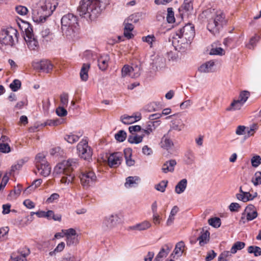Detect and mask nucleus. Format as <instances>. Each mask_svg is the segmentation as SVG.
Instances as JSON below:
<instances>
[{
	"label": "nucleus",
	"mask_w": 261,
	"mask_h": 261,
	"mask_svg": "<svg viewBox=\"0 0 261 261\" xmlns=\"http://www.w3.org/2000/svg\"><path fill=\"white\" fill-rule=\"evenodd\" d=\"M151 226V223L148 221H144L141 223H137L134 225L130 226L128 227V230H138L143 231L145 230Z\"/></svg>",
	"instance_id": "6ab92c4d"
},
{
	"label": "nucleus",
	"mask_w": 261,
	"mask_h": 261,
	"mask_svg": "<svg viewBox=\"0 0 261 261\" xmlns=\"http://www.w3.org/2000/svg\"><path fill=\"white\" fill-rule=\"evenodd\" d=\"M35 67L38 68L46 73H49L53 68V65L48 60H42L37 63V66Z\"/></svg>",
	"instance_id": "a211bd4d"
},
{
	"label": "nucleus",
	"mask_w": 261,
	"mask_h": 261,
	"mask_svg": "<svg viewBox=\"0 0 261 261\" xmlns=\"http://www.w3.org/2000/svg\"><path fill=\"white\" fill-rule=\"evenodd\" d=\"M102 9L100 0H82L78 11L81 16L93 21L100 15Z\"/></svg>",
	"instance_id": "f03ea898"
},
{
	"label": "nucleus",
	"mask_w": 261,
	"mask_h": 261,
	"mask_svg": "<svg viewBox=\"0 0 261 261\" xmlns=\"http://www.w3.org/2000/svg\"><path fill=\"white\" fill-rule=\"evenodd\" d=\"M159 108V105L155 102H150L145 107V110L149 112L156 111Z\"/></svg>",
	"instance_id": "864d4df0"
},
{
	"label": "nucleus",
	"mask_w": 261,
	"mask_h": 261,
	"mask_svg": "<svg viewBox=\"0 0 261 261\" xmlns=\"http://www.w3.org/2000/svg\"><path fill=\"white\" fill-rule=\"evenodd\" d=\"M2 172L0 171V191L3 189L8 183L9 177L6 173L2 177Z\"/></svg>",
	"instance_id": "37998d69"
},
{
	"label": "nucleus",
	"mask_w": 261,
	"mask_h": 261,
	"mask_svg": "<svg viewBox=\"0 0 261 261\" xmlns=\"http://www.w3.org/2000/svg\"><path fill=\"white\" fill-rule=\"evenodd\" d=\"M123 160V154L120 152H116L111 153L108 157V165L111 168L118 167Z\"/></svg>",
	"instance_id": "ddd939ff"
},
{
	"label": "nucleus",
	"mask_w": 261,
	"mask_h": 261,
	"mask_svg": "<svg viewBox=\"0 0 261 261\" xmlns=\"http://www.w3.org/2000/svg\"><path fill=\"white\" fill-rule=\"evenodd\" d=\"M124 154L126 164L128 166H132L135 164V161L132 159V151L130 149L127 148L124 150Z\"/></svg>",
	"instance_id": "473e14b6"
},
{
	"label": "nucleus",
	"mask_w": 261,
	"mask_h": 261,
	"mask_svg": "<svg viewBox=\"0 0 261 261\" xmlns=\"http://www.w3.org/2000/svg\"><path fill=\"white\" fill-rule=\"evenodd\" d=\"M61 21L63 35L68 39L74 37L79 30L77 17L73 14L68 13L62 17Z\"/></svg>",
	"instance_id": "39448f33"
},
{
	"label": "nucleus",
	"mask_w": 261,
	"mask_h": 261,
	"mask_svg": "<svg viewBox=\"0 0 261 261\" xmlns=\"http://www.w3.org/2000/svg\"><path fill=\"white\" fill-rule=\"evenodd\" d=\"M137 69H138L137 67H136L135 69L132 67L129 66V65H125L123 66L121 70L122 76H126L127 75H128L132 77H137L140 75V73L139 72L133 74V72Z\"/></svg>",
	"instance_id": "aec40b11"
},
{
	"label": "nucleus",
	"mask_w": 261,
	"mask_h": 261,
	"mask_svg": "<svg viewBox=\"0 0 261 261\" xmlns=\"http://www.w3.org/2000/svg\"><path fill=\"white\" fill-rule=\"evenodd\" d=\"M90 65L88 63H84L81 68L80 75L82 81L86 82L88 79V71Z\"/></svg>",
	"instance_id": "cd10ccee"
},
{
	"label": "nucleus",
	"mask_w": 261,
	"mask_h": 261,
	"mask_svg": "<svg viewBox=\"0 0 261 261\" xmlns=\"http://www.w3.org/2000/svg\"><path fill=\"white\" fill-rule=\"evenodd\" d=\"M160 145L161 148L168 150L173 146V142L168 135H165L162 138Z\"/></svg>",
	"instance_id": "412c9836"
},
{
	"label": "nucleus",
	"mask_w": 261,
	"mask_h": 261,
	"mask_svg": "<svg viewBox=\"0 0 261 261\" xmlns=\"http://www.w3.org/2000/svg\"><path fill=\"white\" fill-rule=\"evenodd\" d=\"M115 138L116 140L120 142H123L126 138V133L124 130H119L117 134H115Z\"/></svg>",
	"instance_id": "3c124183"
},
{
	"label": "nucleus",
	"mask_w": 261,
	"mask_h": 261,
	"mask_svg": "<svg viewBox=\"0 0 261 261\" xmlns=\"http://www.w3.org/2000/svg\"><path fill=\"white\" fill-rule=\"evenodd\" d=\"M42 182V180L41 179H36L34 181L33 184L31 186L25 190L24 192H28L29 190L37 188L41 184Z\"/></svg>",
	"instance_id": "69168bd1"
},
{
	"label": "nucleus",
	"mask_w": 261,
	"mask_h": 261,
	"mask_svg": "<svg viewBox=\"0 0 261 261\" xmlns=\"http://www.w3.org/2000/svg\"><path fill=\"white\" fill-rule=\"evenodd\" d=\"M37 171H35L36 173H39L40 175L46 177L48 176L50 173L51 167L48 163L42 164L36 166Z\"/></svg>",
	"instance_id": "f3484780"
},
{
	"label": "nucleus",
	"mask_w": 261,
	"mask_h": 261,
	"mask_svg": "<svg viewBox=\"0 0 261 261\" xmlns=\"http://www.w3.org/2000/svg\"><path fill=\"white\" fill-rule=\"evenodd\" d=\"M157 122V121L149 122L146 128L142 129V132L149 135L155 129L154 123Z\"/></svg>",
	"instance_id": "a18cd8bd"
},
{
	"label": "nucleus",
	"mask_w": 261,
	"mask_h": 261,
	"mask_svg": "<svg viewBox=\"0 0 261 261\" xmlns=\"http://www.w3.org/2000/svg\"><path fill=\"white\" fill-rule=\"evenodd\" d=\"M176 165V162L175 160H169L163 164L162 170L165 173H167L169 172H172L174 171V167Z\"/></svg>",
	"instance_id": "393cba45"
},
{
	"label": "nucleus",
	"mask_w": 261,
	"mask_h": 261,
	"mask_svg": "<svg viewBox=\"0 0 261 261\" xmlns=\"http://www.w3.org/2000/svg\"><path fill=\"white\" fill-rule=\"evenodd\" d=\"M245 246V243L240 241L237 242L231 248V253L232 254L236 253L238 250H240L244 248Z\"/></svg>",
	"instance_id": "58836bf2"
},
{
	"label": "nucleus",
	"mask_w": 261,
	"mask_h": 261,
	"mask_svg": "<svg viewBox=\"0 0 261 261\" xmlns=\"http://www.w3.org/2000/svg\"><path fill=\"white\" fill-rule=\"evenodd\" d=\"M249 95L250 93L249 92L244 91L240 93L238 100H239L244 105L247 100Z\"/></svg>",
	"instance_id": "6e6d98bb"
},
{
	"label": "nucleus",
	"mask_w": 261,
	"mask_h": 261,
	"mask_svg": "<svg viewBox=\"0 0 261 261\" xmlns=\"http://www.w3.org/2000/svg\"><path fill=\"white\" fill-rule=\"evenodd\" d=\"M168 184L167 180H162L159 184L155 186V189L160 192H164Z\"/></svg>",
	"instance_id": "5fc2aeb1"
},
{
	"label": "nucleus",
	"mask_w": 261,
	"mask_h": 261,
	"mask_svg": "<svg viewBox=\"0 0 261 261\" xmlns=\"http://www.w3.org/2000/svg\"><path fill=\"white\" fill-rule=\"evenodd\" d=\"M45 218L48 220L53 219L55 221H60L61 215L60 214L55 215L53 211L49 210L46 212Z\"/></svg>",
	"instance_id": "4c0bfd02"
},
{
	"label": "nucleus",
	"mask_w": 261,
	"mask_h": 261,
	"mask_svg": "<svg viewBox=\"0 0 261 261\" xmlns=\"http://www.w3.org/2000/svg\"><path fill=\"white\" fill-rule=\"evenodd\" d=\"M21 86V82L19 80H14L10 85V87L13 91H17Z\"/></svg>",
	"instance_id": "052dcab7"
},
{
	"label": "nucleus",
	"mask_w": 261,
	"mask_h": 261,
	"mask_svg": "<svg viewBox=\"0 0 261 261\" xmlns=\"http://www.w3.org/2000/svg\"><path fill=\"white\" fill-rule=\"evenodd\" d=\"M77 154L79 156L85 160L89 161L92 158V149L88 145V141L87 139H83L76 146Z\"/></svg>",
	"instance_id": "6e6552de"
},
{
	"label": "nucleus",
	"mask_w": 261,
	"mask_h": 261,
	"mask_svg": "<svg viewBox=\"0 0 261 261\" xmlns=\"http://www.w3.org/2000/svg\"><path fill=\"white\" fill-rule=\"evenodd\" d=\"M77 166V160L71 159L63 161L58 164L54 168V173L57 174H63L61 182L68 185L73 181L75 177L73 169Z\"/></svg>",
	"instance_id": "7ed1b4c3"
},
{
	"label": "nucleus",
	"mask_w": 261,
	"mask_h": 261,
	"mask_svg": "<svg viewBox=\"0 0 261 261\" xmlns=\"http://www.w3.org/2000/svg\"><path fill=\"white\" fill-rule=\"evenodd\" d=\"M30 253L29 248L23 247L20 248L17 252L12 254L10 261H27L26 256L29 255Z\"/></svg>",
	"instance_id": "f8f14e48"
},
{
	"label": "nucleus",
	"mask_w": 261,
	"mask_h": 261,
	"mask_svg": "<svg viewBox=\"0 0 261 261\" xmlns=\"http://www.w3.org/2000/svg\"><path fill=\"white\" fill-rule=\"evenodd\" d=\"M109 61L110 57L109 55H103L101 56L97 60L99 68L102 71L107 69L109 65Z\"/></svg>",
	"instance_id": "5701e85b"
},
{
	"label": "nucleus",
	"mask_w": 261,
	"mask_h": 261,
	"mask_svg": "<svg viewBox=\"0 0 261 261\" xmlns=\"http://www.w3.org/2000/svg\"><path fill=\"white\" fill-rule=\"evenodd\" d=\"M144 135L132 134L128 138V142L132 144H138L142 141Z\"/></svg>",
	"instance_id": "c9c22d12"
},
{
	"label": "nucleus",
	"mask_w": 261,
	"mask_h": 261,
	"mask_svg": "<svg viewBox=\"0 0 261 261\" xmlns=\"http://www.w3.org/2000/svg\"><path fill=\"white\" fill-rule=\"evenodd\" d=\"M251 161L252 166L257 167L261 164V158L259 155L254 156L251 159Z\"/></svg>",
	"instance_id": "774afa93"
},
{
	"label": "nucleus",
	"mask_w": 261,
	"mask_h": 261,
	"mask_svg": "<svg viewBox=\"0 0 261 261\" xmlns=\"http://www.w3.org/2000/svg\"><path fill=\"white\" fill-rule=\"evenodd\" d=\"M254 185L257 186L261 184V172L257 171L255 172L254 177L252 179Z\"/></svg>",
	"instance_id": "13d9d810"
},
{
	"label": "nucleus",
	"mask_w": 261,
	"mask_h": 261,
	"mask_svg": "<svg viewBox=\"0 0 261 261\" xmlns=\"http://www.w3.org/2000/svg\"><path fill=\"white\" fill-rule=\"evenodd\" d=\"M176 35L181 39V43L188 44L193 39L195 36L194 27L189 23L177 30Z\"/></svg>",
	"instance_id": "0eeeda50"
},
{
	"label": "nucleus",
	"mask_w": 261,
	"mask_h": 261,
	"mask_svg": "<svg viewBox=\"0 0 261 261\" xmlns=\"http://www.w3.org/2000/svg\"><path fill=\"white\" fill-rule=\"evenodd\" d=\"M156 38L153 35H149L147 36H143L142 37V41L148 43L150 48L152 47L153 42H154Z\"/></svg>",
	"instance_id": "49530a36"
},
{
	"label": "nucleus",
	"mask_w": 261,
	"mask_h": 261,
	"mask_svg": "<svg viewBox=\"0 0 261 261\" xmlns=\"http://www.w3.org/2000/svg\"><path fill=\"white\" fill-rule=\"evenodd\" d=\"M122 123L125 124H130L135 122V120L132 116L124 115L121 117Z\"/></svg>",
	"instance_id": "8fccbe9b"
},
{
	"label": "nucleus",
	"mask_w": 261,
	"mask_h": 261,
	"mask_svg": "<svg viewBox=\"0 0 261 261\" xmlns=\"http://www.w3.org/2000/svg\"><path fill=\"white\" fill-rule=\"evenodd\" d=\"M58 5L57 0H40L33 5L32 18L37 23L44 22Z\"/></svg>",
	"instance_id": "f257e3e1"
},
{
	"label": "nucleus",
	"mask_w": 261,
	"mask_h": 261,
	"mask_svg": "<svg viewBox=\"0 0 261 261\" xmlns=\"http://www.w3.org/2000/svg\"><path fill=\"white\" fill-rule=\"evenodd\" d=\"M187 186V180L184 178L180 180L175 187V192L178 194L182 193Z\"/></svg>",
	"instance_id": "c85d7f7f"
},
{
	"label": "nucleus",
	"mask_w": 261,
	"mask_h": 261,
	"mask_svg": "<svg viewBox=\"0 0 261 261\" xmlns=\"http://www.w3.org/2000/svg\"><path fill=\"white\" fill-rule=\"evenodd\" d=\"M244 105L239 100L234 99L231 103L230 106L226 108L227 111H234L239 110L241 109Z\"/></svg>",
	"instance_id": "72a5a7b5"
},
{
	"label": "nucleus",
	"mask_w": 261,
	"mask_h": 261,
	"mask_svg": "<svg viewBox=\"0 0 261 261\" xmlns=\"http://www.w3.org/2000/svg\"><path fill=\"white\" fill-rule=\"evenodd\" d=\"M208 222L210 225L215 228H218L221 225V220L218 217L210 218Z\"/></svg>",
	"instance_id": "09e8293b"
},
{
	"label": "nucleus",
	"mask_w": 261,
	"mask_h": 261,
	"mask_svg": "<svg viewBox=\"0 0 261 261\" xmlns=\"http://www.w3.org/2000/svg\"><path fill=\"white\" fill-rule=\"evenodd\" d=\"M16 12L20 15H25L28 13V9L23 6H18L15 7Z\"/></svg>",
	"instance_id": "680f3d73"
},
{
	"label": "nucleus",
	"mask_w": 261,
	"mask_h": 261,
	"mask_svg": "<svg viewBox=\"0 0 261 261\" xmlns=\"http://www.w3.org/2000/svg\"><path fill=\"white\" fill-rule=\"evenodd\" d=\"M66 242L68 246L76 245L79 243L78 236L66 237Z\"/></svg>",
	"instance_id": "ea45409f"
},
{
	"label": "nucleus",
	"mask_w": 261,
	"mask_h": 261,
	"mask_svg": "<svg viewBox=\"0 0 261 261\" xmlns=\"http://www.w3.org/2000/svg\"><path fill=\"white\" fill-rule=\"evenodd\" d=\"M60 101L63 107H67L68 103V94L63 93L60 96Z\"/></svg>",
	"instance_id": "0e129e2a"
},
{
	"label": "nucleus",
	"mask_w": 261,
	"mask_h": 261,
	"mask_svg": "<svg viewBox=\"0 0 261 261\" xmlns=\"http://www.w3.org/2000/svg\"><path fill=\"white\" fill-rule=\"evenodd\" d=\"M65 247V243L63 242H60L53 251L48 253V255L50 257L56 258L57 255L64 249Z\"/></svg>",
	"instance_id": "c756f323"
},
{
	"label": "nucleus",
	"mask_w": 261,
	"mask_h": 261,
	"mask_svg": "<svg viewBox=\"0 0 261 261\" xmlns=\"http://www.w3.org/2000/svg\"><path fill=\"white\" fill-rule=\"evenodd\" d=\"M210 54L211 55L222 56L225 54V51L221 47L212 48L210 50Z\"/></svg>",
	"instance_id": "4d7b16f0"
},
{
	"label": "nucleus",
	"mask_w": 261,
	"mask_h": 261,
	"mask_svg": "<svg viewBox=\"0 0 261 261\" xmlns=\"http://www.w3.org/2000/svg\"><path fill=\"white\" fill-rule=\"evenodd\" d=\"M25 162L26 161L24 160H21L18 161L16 164L12 166L9 174H11L12 172H15L16 170H19Z\"/></svg>",
	"instance_id": "603ef678"
},
{
	"label": "nucleus",
	"mask_w": 261,
	"mask_h": 261,
	"mask_svg": "<svg viewBox=\"0 0 261 261\" xmlns=\"http://www.w3.org/2000/svg\"><path fill=\"white\" fill-rule=\"evenodd\" d=\"M185 162L187 164H192L194 161V154L191 150H188L185 153Z\"/></svg>",
	"instance_id": "de8ad7c7"
},
{
	"label": "nucleus",
	"mask_w": 261,
	"mask_h": 261,
	"mask_svg": "<svg viewBox=\"0 0 261 261\" xmlns=\"http://www.w3.org/2000/svg\"><path fill=\"white\" fill-rule=\"evenodd\" d=\"M244 214L246 216V220L247 221H250L257 217V212L255 207L252 204H249L246 206L243 212Z\"/></svg>",
	"instance_id": "dca6fc26"
},
{
	"label": "nucleus",
	"mask_w": 261,
	"mask_h": 261,
	"mask_svg": "<svg viewBox=\"0 0 261 261\" xmlns=\"http://www.w3.org/2000/svg\"><path fill=\"white\" fill-rule=\"evenodd\" d=\"M204 13L207 18V28L212 34L217 33L226 24L225 16L222 11L210 9L206 10Z\"/></svg>",
	"instance_id": "20e7f679"
},
{
	"label": "nucleus",
	"mask_w": 261,
	"mask_h": 261,
	"mask_svg": "<svg viewBox=\"0 0 261 261\" xmlns=\"http://www.w3.org/2000/svg\"><path fill=\"white\" fill-rule=\"evenodd\" d=\"M65 247V243L63 242H60L53 251L48 253V255L50 257L56 258L57 255L64 249Z\"/></svg>",
	"instance_id": "7c9ffc66"
},
{
	"label": "nucleus",
	"mask_w": 261,
	"mask_h": 261,
	"mask_svg": "<svg viewBox=\"0 0 261 261\" xmlns=\"http://www.w3.org/2000/svg\"><path fill=\"white\" fill-rule=\"evenodd\" d=\"M231 251H225L222 252L218 257V261H228L226 259L231 255Z\"/></svg>",
	"instance_id": "e2e57ef3"
},
{
	"label": "nucleus",
	"mask_w": 261,
	"mask_h": 261,
	"mask_svg": "<svg viewBox=\"0 0 261 261\" xmlns=\"http://www.w3.org/2000/svg\"><path fill=\"white\" fill-rule=\"evenodd\" d=\"M47 163L45 155L42 153H38L35 158L36 166Z\"/></svg>",
	"instance_id": "a19ab883"
},
{
	"label": "nucleus",
	"mask_w": 261,
	"mask_h": 261,
	"mask_svg": "<svg viewBox=\"0 0 261 261\" xmlns=\"http://www.w3.org/2000/svg\"><path fill=\"white\" fill-rule=\"evenodd\" d=\"M210 232L207 230H202L200 232V235L197 238L199 241V245L202 246L206 244L209 240Z\"/></svg>",
	"instance_id": "bb28decb"
},
{
	"label": "nucleus",
	"mask_w": 261,
	"mask_h": 261,
	"mask_svg": "<svg viewBox=\"0 0 261 261\" xmlns=\"http://www.w3.org/2000/svg\"><path fill=\"white\" fill-rule=\"evenodd\" d=\"M63 122V120L58 119L55 120H47L45 122L41 124V126H57L61 124Z\"/></svg>",
	"instance_id": "79ce46f5"
},
{
	"label": "nucleus",
	"mask_w": 261,
	"mask_h": 261,
	"mask_svg": "<svg viewBox=\"0 0 261 261\" xmlns=\"http://www.w3.org/2000/svg\"><path fill=\"white\" fill-rule=\"evenodd\" d=\"M41 35L42 38H49V39H52V33L50 32V30L48 28L43 29L41 32Z\"/></svg>",
	"instance_id": "338daca9"
},
{
	"label": "nucleus",
	"mask_w": 261,
	"mask_h": 261,
	"mask_svg": "<svg viewBox=\"0 0 261 261\" xmlns=\"http://www.w3.org/2000/svg\"><path fill=\"white\" fill-rule=\"evenodd\" d=\"M82 185L85 188H88L94 184L97 179V177L93 171H86L82 173L80 176Z\"/></svg>",
	"instance_id": "9d476101"
},
{
	"label": "nucleus",
	"mask_w": 261,
	"mask_h": 261,
	"mask_svg": "<svg viewBox=\"0 0 261 261\" xmlns=\"http://www.w3.org/2000/svg\"><path fill=\"white\" fill-rule=\"evenodd\" d=\"M167 20L169 23H172L175 21L174 12L172 8L167 9Z\"/></svg>",
	"instance_id": "bf43d9fd"
},
{
	"label": "nucleus",
	"mask_w": 261,
	"mask_h": 261,
	"mask_svg": "<svg viewBox=\"0 0 261 261\" xmlns=\"http://www.w3.org/2000/svg\"><path fill=\"white\" fill-rule=\"evenodd\" d=\"M83 136L81 132L70 133L69 134L66 135L64 136V139L70 144H73L79 140Z\"/></svg>",
	"instance_id": "4be33fe9"
},
{
	"label": "nucleus",
	"mask_w": 261,
	"mask_h": 261,
	"mask_svg": "<svg viewBox=\"0 0 261 261\" xmlns=\"http://www.w3.org/2000/svg\"><path fill=\"white\" fill-rule=\"evenodd\" d=\"M139 180L140 178L138 176H129L126 178L125 187L127 188L134 187L137 185V181Z\"/></svg>",
	"instance_id": "f704fd0d"
},
{
	"label": "nucleus",
	"mask_w": 261,
	"mask_h": 261,
	"mask_svg": "<svg viewBox=\"0 0 261 261\" xmlns=\"http://www.w3.org/2000/svg\"><path fill=\"white\" fill-rule=\"evenodd\" d=\"M185 247V245L184 242L180 241L177 243L175 246L173 253L171 254L170 257L175 258V256L177 257L181 256L184 252Z\"/></svg>",
	"instance_id": "b1692460"
},
{
	"label": "nucleus",
	"mask_w": 261,
	"mask_h": 261,
	"mask_svg": "<svg viewBox=\"0 0 261 261\" xmlns=\"http://www.w3.org/2000/svg\"><path fill=\"white\" fill-rule=\"evenodd\" d=\"M172 247L173 245L171 243H168L163 245L155 256L154 261H161L163 258L166 257L171 250Z\"/></svg>",
	"instance_id": "2eb2a0df"
},
{
	"label": "nucleus",
	"mask_w": 261,
	"mask_h": 261,
	"mask_svg": "<svg viewBox=\"0 0 261 261\" xmlns=\"http://www.w3.org/2000/svg\"><path fill=\"white\" fill-rule=\"evenodd\" d=\"M193 0H184V4L179 8V11L181 17L184 16H188L193 10Z\"/></svg>",
	"instance_id": "4468645a"
},
{
	"label": "nucleus",
	"mask_w": 261,
	"mask_h": 261,
	"mask_svg": "<svg viewBox=\"0 0 261 261\" xmlns=\"http://www.w3.org/2000/svg\"><path fill=\"white\" fill-rule=\"evenodd\" d=\"M215 62L210 60L202 64L198 68V70L201 72L207 73L212 71Z\"/></svg>",
	"instance_id": "a878e982"
},
{
	"label": "nucleus",
	"mask_w": 261,
	"mask_h": 261,
	"mask_svg": "<svg viewBox=\"0 0 261 261\" xmlns=\"http://www.w3.org/2000/svg\"><path fill=\"white\" fill-rule=\"evenodd\" d=\"M18 32L15 29L10 27L0 32V43L2 45L12 46L15 40H17Z\"/></svg>",
	"instance_id": "423d86ee"
},
{
	"label": "nucleus",
	"mask_w": 261,
	"mask_h": 261,
	"mask_svg": "<svg viewBox=\"0 0 261 261\" xmlns=\"http://www.w3.org/2000/svg\"><path fill=\"white\" fill-rule=\"evenodd\" d=\"M119 218L117 215L106 216L102 221L101 228L104 231H109L114 228L118 222Z\"/></svg>",
	"instance_id": "9b49d317"
},
{
	"label": "nucleus",
	"mask_w": 261,
	"mask_h": 261,
	"mask_svg": "<svg viewBox=\"0 0 261 261\" xmlns=\"http://www.w3.org/2000/svg\"><path fill=\"white\" fill-rule=\"evenodd\" d=\"M65 247V243L63 242H60L53 251L48 253V255L50 257L56 258L57 255L64 249Z\"/></svg>",
	"instance_id": "2f4dec72"
},
{
	"label": "nucleus",
	"mask_w": 261,
	"mask_h": 261,
	"mask_svg": "<svg viewBox=\"0 0 261 261\" xmlns=\"http://www.w3.org/2000/svg\"><path fill=\"white\" fill-rule=\"evenodd\" d=\"M236 197L239 200H241L244 202L252 200L251 194L248 192H245V193H243V194H237Z\"/></svg>",
	"instance_id": "e433bc0d"
},
{
	"label": "nucleus",
	"mask_w": 261,
	"mask_h": 261,
	"mask_svg": "<svg viewBox=\"0 0 261 261\" xmlns=\"http://www.w3.org/2000/svg\"><path fill=\"white\" fill-rule=\"evenodd\" d=\"M248 252L249 253H253L256 257L261 255V248L258 246H249L248 248Z\"/></svg>",
	"instance_id": "c03bdc74"
},
{
	"label": "nucleus",
	"mask_w": 261,
	"mask_h": 261,
	"mask_svg": "<svg viewBox=\"0 0 261 261\" xmlns=\"http://www.w3.org/2000/svg\"><path fill=\"white\" fill-rule=\"evenodd\" d=\"M24 40L28 47L31 50H37L39 48V43L37 38L33 33L31 28L28 27L25 31Z\"/></svg>",
	"instance_id": "1a4fd4ad"
}]
</instances>
